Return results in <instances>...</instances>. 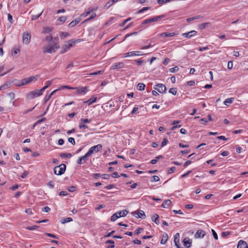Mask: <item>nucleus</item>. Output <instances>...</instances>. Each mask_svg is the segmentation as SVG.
<instances>
[{"label":"nucleus","instance_id":"nucleus-1","mask_svg":"<svg viewBox=\"0 0 248 248\" xmlns=\"http://www.w3.org/2000/svg\"><path fill=\"white\" fill-rule=\"evenodd\" d=\"M38 76H31L29 78H25L18 81V83H16V85L17 87H21L29 84L33 80H36L37 79Z\"/></svg>","mask_w":248,"mask_h":248},{"label":"nucleus","instance_id":"nucleus-2","mask_svg":"<svg viewBox=\"0 0 248 248\" xmlns=\"http://www.w3.org/2000/svg\"><path fill=\"white\" fill-rule=\"evenodd\" d=\"M80 42V39H77L76 40H70L67 42H66L64 45L62 46V53H64L66 52L68 50H69L70 47L73 46L77 42Z\"/></svg>","mask_w":248,"mask_h":248},{"label":"nucleus","instance_id":"nucleus-3","mask_svg":"<svg viewBox=\"0 0 248 248\" xmlns=\"http://www.w3.org/2000/svg\"><path fill=\"white\" fill-rule=\"evenodd\" d=\"M60 48V46L59 45V43L58 41L54 42L52 45H50L46 47V48H44V53H52L55 52L56 49H58Z\"/></svg>","mask_w":248,"mask_h":248},{"label":"nucleus","instance_id":"nucleus-4","mask_svg":"<svg viewBox=\"0 0 248 248\" xmlns=\"http://www.w3.org/2000/svg\"><path fill=\"white\" fill-rule=\"evenodd\" d=\"M66 165L64 164L54 167V173L56 175H60L63 174L66 170Z\"/></svg>","mask_w":248,"mask_h":248},{"label":"nucleus","instance_id":"nucleus-5","mask_svg":"<svg viewBox=\"0 0 248 248\" xmlns=\"http://www.w3.org/2000/svg\"><path fill=\"white\" fill-rule=\"evenodd\" d=\"M38 92H39V90H36L28 93L26 94V98L28 100H31L41 95V93Z\"/></svg>","mask_w":248,"mask_h":248},{"label":"nucleus","instance_id":"nucleus-6","mask_svg":"<svg viewBox=\"0 0 248 248\" xmlns=\"http://www.w3.org/2000/svg\"><path fill=\"white\" fill-rule=\"evenodd\" d=\"M102 149V145L99 144L91 147L88 150V152L91 155L94 153H97L99 152Z\"/></svg>","mask_w":248,"mask_h":248},{"label":"nucleus","instance_id":"nucleus-7","mask_svg":"<svg viewBox=\"0 0 248 248\" xmlns=\"http://www.w3.org/2000/svg\"><path fill=\"white\" fill-rule=\"evenodd\" d=\"M31 38V34L30 32H24L22 35V42L23 44L28 45Z\"/></svg>","mask_w":248,"mask_h":248},{"label":"nucleus","instance_id":"nucleus-8","mask_svg":"<svg viewBox=\"0 0 248 248\" xmlns=\"http://www.w3.org/2000/svg\"><path fill=\"white\" fill-rule=\"evenodd\" d=\"M154 88L160 93H164L166 91V87L163 84H157L154 87Z\"/></svg>","mask_w":248,"mask_h":248},{"label":"nucleus","instance_id":"nucleus-9","mask_svg":"<svg viewBox=\"0 0 248 248\" xmlns=\"http://www.w3.org/2000/svg\"><path fill=\"white\" fill-rule=\"evenodd\" d=\"M178 35V33L176 32H165L163 33H159L157 35L158 37H172L175 35Z\"/></svg>","mask_w":248,"mask_h":248},{"label":"nucleus","instance_id":"nucleus-10","mask_svg":"<svg viewBox=\"0 0 248 248\" xmlns=\"http://www.w3.org/2000/svg\"><path fill=\"white\" fill-rule=\"evenodd\" d=\"M75 88L77 94H85L89 90L88 87H79Z\"/></svg>","mask_w":248,"mask_h":248},{"label":"nucleus","instance_id":"nucleus-11","mask_svg":"<svg viewBox=\"0 0 248 248\" xmlns=\"http://www.w3.org/2000/svg\"><path fill=\"white\" fill-rule=\"evenodd\" d=\"M125 64L123 62H119L113 63L111 66V69H118L124 67Z\"/></svg>","mask_w":248,"mask_h":248},{"label":"nucleus","instance_id":"nucleus-12","mask_svg":"<svg viewBox=\"0 0 248 248\" xmlns=\"http://www.w3.org/2000/svg\"><path fill=\"white\" fill-rule=\"evenodd\" d=\"M132 214L134 216H136V217L140 218L141 219L145 218L146 217L144 212L142 210L135 211Z\"/></svg>","mask_w":248,"mask_h":248},{"label":"nucleus","instance_id":"nucleus-13","mask_svg":"<svg viewBox=\"0 0 248 248\" xmlns=\"http://www.w3.org/2000/svg\"><path fill=\"white\" fill-rule=\"evenodd\" d=\"M140 51L129 52L124 53L123 57H131V56H133L142 55V54H140Z\"/></svg>","mask_w":248,"mask_h":248},{"label":"nucleus","instance_id":"nucleus-14","mask_svg":"<svg viewBox=\"0 0 248 248\" xmlns=\"http://www.w3.org/2000/svg\"><path fill=\"white\" fill-rule=\"evenodd\" d=\"M197 33V31H190L182 33V35L186 38H190L191 37L195 36Z\"/></svg>","mask_w":248,"mask_h":248},{"label":"nucleus","instance_id":"nucleus-15","mask_svg":"<svg viewBox=\"0 0 248 248\" xmlns=\"http://www.w3.org/2000/svg\"><path fill=\"white\" fill-rule=\"evenodd\" d=\"M192 242V240L190 239L188 237H185L183 241L184 246L187 248H189L191 247Z\"/></svg>","mask_w":248,"mask_h":248},{"label":"nucleus","instance_id":"nucleus-16","mask_svg":"<svg viewBox=\"0 0 248 248\" xmlns=\"http://www.w3.org/2000/svg\"><path fill=\"white\" fill-rule=\"evenodd\" d=\"M205 235V232L202 230H198L195 234V238H203Z\"/></svg>","mask_w":248,"mask_h":248},{"label":"nucleus","instance_id":"nucleus-17","mask_svg":"<svg viewBox=\"0 0 248 248\" xmlns=\"http://www.w3.org/2000/svg\"><path fill=\"white\" fill-rule=\"evenodd\" d=\"M237 248H248L247 242L242 240H240L237 245Z\"/></svg>","mask_w":248,"mask_h":248},{"label":"nucleus","instance_id":"nucleus-18","mask_svg":"<svg viewBox=\"0 0 248 248\" xmlns=\"http://www.w3.org/2000/svg\"><path fill=\"white\" fill-rule=\"evenodd\" d=\"M169 238L168 235L167 233H163L162 237V239L160 241L161 244L164 245L166 243Z\"/></svg>","mask_w":248,"mask_h":248},{"label":"nucleus","instance_id":"nucleus-19","mask_svg":"<svg viewBox=\"0 0 248 248\" xmlns=\"http://www.w3.org/2000/svg\"><path fill=\"white\" fill-rule=\"evenodd\" d=\"M80 20H81V18L79 17H78V18L75 19V20H73L72 22H71L69 24L68 27H73L75 26V25L78 24L80 22Z\"/></svg>","mask_w":248,"mask_h":248},{"label":"nucleus","instance_id":"nucleus-20","mask_svg":"<svg viewBox=\"0 0 248 248\" xmlns=\"http://www.w3.org/2000/svg\"><path fill=\"white\" fill-rule=\"evenodd\" d=\"M171 203V202L170 200H167L163 202L161 206L163 208H167L170 205Z\"/></svg>","mask_w":248,"mask_h":248},{"label":"nucleus","instance_id":"nucleus-21","mask_svg":"<svg viewBox=\"0 0 248 248\" xmlns=\"http://www.w3.org/2000/svg\"><path fill=\"white\" fill-rule=\"evenodd\" d=\"M128 213V212L126 210L117 212V213L118 214L119 217H125L127 215Z\"/></svg>","mask_w":248,"mask_h":248},{"label":"nucleus","instance_id":"nucleus-22","mask_svg":"<svg viewBox=\"0 0 248 248\" xmlns=\"http://www.w3.org/2000/svg\"><path fill=\"white\" fill-rule=\"evenodd\" d=\"M159 215L155 214V215H154L152 217V220L153 222H154L155 224H156L157 225H158L159 223Z\"/></svg>","mask_w":248,"mask_h":248},{"label":"nucleus","instance_id":"nucleus-23","mask_svg":"<svg viewBox=\"0 0 248 248\" xmlns=\"http://www.w3.org/2000/svg\"><path fill=\"white\" fill-rule=\"evenodd\" d=\"M96 100H97V97H95V96H93L92 98H91L90 99H89L88 100H87V101L84 102V103H88V105L90 106V105H92L93 103L95 102Z\"/></svg>","mask_w":248,"mask_h":248},{"label":"nucleus","instance_id":"nucleus-24","mask_svg":"<svg viewBox=\"0 0 248 248\" xmlns=\"http://www.w3.org/2000/svg\"><path fill=\"white\" fill-rule=\"evenodd\" d=\"M234 100V98L232 97L227 98L224 101V104L226 106H228L229 104L232 103Z\"/></svg>","mask_w":248,"mask_h":248},{"label":"nucleus","instance_id":"nucleus-25","mask_svg":"<svg viewBox=\"0 0 248 248\" xmlns=\"http://www.w3.org/2000/svg\"><path fill=\"white\" fill-rule=\"evenodd\" d=\"M60 156L62 158H70L72 155L71 153H61Z\"/></svg>","mask_w":248,"mask_h":248},{"label":"nucleus","instance_id":"nucleus-26","mask_svg":"<svg viewBox=\"0 0 248 248\" xmlns=\"http://www.w3.org/2000/svg\"><path fill=\"white\" fill-rule=\"evenodd\" d=\"M145 85L142 83H139L137 86V88L139 91H143L145 89Z\"/></svg>","mask_w":248,"mask_h":248},{"label":"nucleus","instance_id":"nucleus-27","mask_svg":"<svg viewBox=\"0 0 248 248\" xmlns=\"http://www.w3.org/2000/svg\"><path fill=\"white\" fill-rule=\"evenodd\" d=\"M65 89H68L74 90V89H75L76 88H74V87H70V86H68V85H63V86H62L60 87V88L56 89V90H57V91H60V90H64Z\"/></svg>","mask_w":248,"mask_h":248},{"label":"nucleus","instance_id":"nucleus-28","mask_svg":"<svg viewBox=\"0 0 248 248\" xmlns=\"http://www.w3.org/2000/svg\"><path fill=\"white\" fill-rule=\"evenodd\" d=\"M72 220H73V219L71 217H66L65 218H62L61 220V222L62 224H64L67 222H71Z\"/></svg>","mask_w":248,"mask_h":248},{"label":"nucleus","instance_id":"nucleus-29","mask_svg":"<svg viewBox=\"0 0 248 248\" xmlns=\"http://www.w3.org/2000/svg\"><path fill=\"white\" fill-rule=\"evenodd\" d=\"M104 70H99V71H97L96 72H93V73H91L89 75L90 76H97V75L102 74L104 73Z\"/></svg>","mask_w":248,"mask_h":248},{"label":"nucleus","instance_id":"nucleus-30","mask_svg":"<svg viewBox=\"0 0 248 248\" xmlns=\"http://www.w3.org/2000/svg\"><path fill=\"white\" fill-rule=\"evenodd\" d=\"M180 241V234L176 233L174 236V242L175 244L179 243Z\"/></svg>","mask_w":248,"mask_h":248},{"label":"nucleus","instance_id":"nucleus-31","mask_svg":"<svg viewBox=\"0 0 248 248\" xmlns=\"http://www.w3.org/2000/svg\"><path fill=\"white\" fill-rule=\"evenodd\" d=\"M56 92L57 90H55L52 92H51L50 94L46 95L44 98L45 102L46 103V102H47L50 98V97L53 94V93Z\"/></svg>","mask_w":248,"mask_h":248},{"label":"nucleus","instance_id":"nucleus-32","mask_svg":"<svg viewBox=\"0 0 248 248\" xmlns=\"http://www.w3.org/2000/svg\"><path fill=\"white\" fill-rule=\"evenodd\" d=\"M90 155H91L88 152H87L84 156H82L80 157L83 162H85L88 160V158Z\"/></svg>","mask_w":248,"mask_h":248},{"label":"nucleus","instance_id":"nucleus-33","mask_svg":"<svg viewBox=\"0 0 248 248\" xmlns=\"http://www.w3.org/2000/svg\"><path fill=\"white\" fill-rule=\"evenodd\" d=\"M210 23H202V24H200L199 26H198V28L200 30H202V29H205L206 27H207V26Z\"/></svg>","mask_w":248,"mask_h":248},{"label":"nucleus","instance_id":"nucleus-34","mask_svg":"<svg viewBox=\"0 0 248 248\" xmlns=\"http://www.w3.org/2000/svg\"><path fill=\"white\" fill-rule=\"evenodd\" d=\"M106 243L108 244H110V245H111L110 246H108V248H114L115 247L114 245V241L113 240H107Z\"/></svg>","mask_w":248,"mask_h":248},{"label":"nucleus","instance_id":"nucleus-35","mask_svg":"<svg viewBox=\"0 0 248 248\" xmlns=\"http://www.w3.org/2000/svg\"><path fill=\"white\" fill-rule=\"evenodd\" d=\"M149 23H150L148 22V20L147 19L145 20L140 26V28L141 29V30L145 29L146 27V26H145V25Z\"/></svg>","mask_w":248,"mask_h":248},{"label":"nucleus","instance_id":"nucleus-36","mask_svg":"<svg viewBox=\"0 0 248 248\" xmlns=\"http://www.w3.org/2000/svg\"><path fill=\"white\" fill-rule=\"evenodd\" d=\"M118 218H119V217L118 216V214L116 213H115V214H114L111 217V221H115L116 219H117Z\"/></svg>","mask_w":248,"mask_h":248},{"label":"nucleus","instance_id":"nucleus-37","mask_svg":"<svg viewBox=\"0 0 248 248\" xmlns=\"http://www.w3.org/2000/svg\"><path fill=\"white\" fill-rule=\"evenodd\" d=\"M43 10L40 14H39L38 15H32V17H31V20H35L37 19H38L41 16V15L43 13Z\"/></svg>","mask_w":248,"mask_h":248},{"label":"nucleus","instance_id":"nucleus-38","mask_svg":"<svg viewBox=\"0 0 248 248\" xmlns=\"http://www.w3.org/2000/svg\"><path fill=\"white\" fill-rule=\"evenodd\" d=\"M159 180V178L158 176L154 175L151 177V182H158Z\"/></svg>","mask_w":248,"mask_h":248},{"label":"nucleus","instance_id":"nucleus-39","mask_svg":"<svg viewBox=\"0 0 248 248\" xmlns=\"http://www.w3.org/2000/svg\"><path fill=\"white\" fill-rule=\"evenodd\" d=\"M169 92L173 95H176L177 93V89L176 88H171L169 90Z\"/></svg>","mask_w":248,"mask_h":248},{"label":"nucleus","instance_id":"nucleus-40","mask_svg":"<svg viewBox=\"0 0 248 248\" xmlns=\"http://www.w3.org/2000/svg\"><path fill=\"white\" fill-rule=\"evenodd\" d=\"M67 19V18L66 16H61L60 17L58 20H57V22H62V23H64Z\"/></svg>","mask_w":248,"mask_h":248},{"label":"nucleus","instance_id":"nucleus-41","mask_svg":"<svg viewBox=\"0 0 248 248\" xmlns=\"http://www.w3.org/2000/svg\"><path fill=\"white\" fill-rule=\"evenodd\" d=\"M168 142H169V141H168L167 138H164L163 140V141L161 143V147H163L164 146L166 145L167 144V143H168Z\"/></svg>","mask_w":248,"mask_h":248},{"label":"nucleus","instance_id":"nucleus-42","mask_svg":"<svg viewBox=\"0 0 248 248\" xmlns=\"http://www.w3.org/2000/svg\"><path fill=\"white\" fill-rule=\"evenodd\" d=\"M200 16H193L192 17L188 18L186 19V21L190 22L191 21L199 19V18H200Z\"/></svg>","mask_w":248,"mask_h":248},{"label":"nucleus","instance_id":"nucleus-43","mask_svg":"<svg viewBox=\"0 0 248 248\" xmlns=\"http://www.w3.org/2000/svg\"><path fill=\"white\" fill-rule=\"evenodd\" d=\"M96 14L94 13L93 14L92 16H91L90 17H89V18H88L87 19H85L83 22V23H85V22H87L88 21H89L90 20H91L92 19H93L94 17H95L96 16Z\"/></svg>","mask_w":248,"mask_h":248},{"label":"nucleus","instance_id":"nucleus-44","mask_svg":"<svg viewBox=\"0 0 248 248\" xmlns=\"http://www.w3.org/2000/svg\"><path fill=\"white\" fill-rule=\"evenodd\" d=\"M138 32H137V31H135V32H132V33H128V34H126L124 36V40L125 39H126L127 37H129L130 36H132V35H137V34H138Z\"/></svg>","mask_w":248,"mask_h":248},{"label":"nucleus","instance_id":"nucleus-45","mask_svg":"<svg viewBox=\"0 0 248 248\" xmlns=\"http://www.w3.org/2000/svg\"><path fill=\"white\" fill-rule=\"evenodd\" d=\"M80 122L82 123H84V124H87V123H90L91 122V119H83V118H81L80 119Z\"/></svg>","mask_w":248,"mask_h":248},{"label":"nucleus","instance_id":"nucleus-46","mask_svg":"<svg viewBox=\"0 0 248 248\" xmlns=\"http://www.w3.org/2000/svg\"><path fill=\"white\" fill-rule=\"evenodd\" d=\"M70 34L66 32H62L60 35V36L62 39L64 38L67 36H68Z\"/></svg>","mask_w":248,"mask_h":248},{"label":"nucleus","instance_id":"nucleus-47","mask_svg":"<svg viewBox=\"0 0 248 248\" xmlns=\"http://www.w3.org/2000/svg\"><path fill=\"white\" fill-rule=\"evenodd\" d=\"M231 233V232H229V231H226V232H221V236L222 237H226L227 236L230 235Z\"/></svg>","mask_w":248,"mask_h":248},{"label":"nucleus","instance_id":"nucleus-48","mask_svg":"<svg viewBox=\"0 0 248 248\" xmlns=\"http://www.w3.org/2000/svg\"><path fill=\"white\" fill-rule=\"evenodd\" d=\"M165 16L164 15H162L158 16H155L154 17H155V21H158L160 20L161 19H162L163 17H164Z\"/></svg>","mask_w":248,"mask_h":248},{"label":"nucleus","instance_id":"nucleus-49","mask_svg":"<svg viewBox=\"0 0 248 248\" xmlns=\"http://www.w3.org/2000/svg\"><path fill=\"white\" fill-rule=\"evenodd\" d=\"M131 20V17H129L128 18H127L126 19L124 20L120 25V27H124L125 24L126 23L128 22L129 21Z\"/></svg>","mask_w":248,"mask_h":248},{"label":"nucleus","instance_id":"nucleus-50","mask_svg":"<svg viewBox=\"0 0 248 248\" xmlns=\"http://www.w3.org/2000/svg\"><path fill=\"white\" fill-rule=\"evenodd\" d=\"M179 68L178 66H175L174 67L171 68L170 69V71L171 73H175L177 72L179 70Z\"/></svg>","mask_w":248,"mask_h":248},{"label":"nucleus","instance_id":"nucleus-51","mask_svg":"<svg viewBox=\"0 0 248 248\" xmlns=\"http://www.w3.org/2000/svg\"><path fill=\"white\" fill-rule=\"evenodd\" d=\"M45 235L47 236H49L50 237H52V238H55V239H58V237L57 235H54V234H52V233H46Z\"/></svg>","mask_w":248,"mask_h":248},{"label":"nucleus","instance_id":"nucleus-52","mask_svg":"<svg viewBox=\"0 0 248 248\" xmlns=\"http://www.w3.org/2000/svg\"><path fill=\"white\" fill-rule=\"evenodd\" d=\"M114 3L113 1H112V0H110L109 1H108L106 4L105 7L106 8H108L111 5H112Z\"/></svg>","mask_w":248,"mask_h":248},{"label":"nucleus","instance_id":"nucleus-53","mask_svg":"<svg viewBox=\"0 0 248 248\" xmlns=\"http://www.w3.org/2000/svg\"><path fill=\"white\" fill-rule=\"evenodd\" d=\"M209 47H210L209 46H205V47H199L198 48V50L199 51H204V50H208L209 49Z\"/></svg>","mask_w":248,"mask_h":248},{"label":"nucleus","instance_id":"nucleus-54","mask_svg":"<svg viewBox=\"0 0 248 248\" xmlns=\"http://www.w3.org/2000/svg\"><path fill=\"white\" fill-rule=\"evenodd\" d=\"M39 228L38 226L34 225L31 227H28L27 229L29 230L33 231Z\"/></svg>","mask_w":248,"mask_h":248},{"label":"nucleus","instance_id":"nucleus-55","mask_svg":"<svg viewBox=\"0 0 248 248\" xmlns=\"http://www.w3.org/2000/svg\"><path fill=\"white\" fill-rule=\"evenodd\" d=\"M9 85L10 84L9 83H5L1 86V88H2V90H5L9 87Z\"/></svg>","mask_w":248,"mask_h":248},{"label":"nucleus","instance_id":"nucleus-56","mask_svg":"<svg viewBox=\"0 0 248 248\" xmlns=\"http://www.w3.org/2000/svg\"><path fill=\"white\" fill-rule=\"evenodd\" d=\"M138 107L136 105L133 108V110H132L131 114L132 115H134L135 114H136V111L138 110Z\"/></svg>","mask_w":248,"mask_h":248},{"label":"nucleus","instance_id":"nucleus-57","mask_svg":"<svg viewBox=\"0 0 248 248\" xmlns=\"http://www.w3.org/2000/svg\"><path fill=\"white\" fill-rule=\"evenodd\" d=\"M79 128L80 129H84L88 128V127L87 125L85 124H79Z\"/></svg>","mask_w":248,"mask_h":248},{"label":"nucleus","instance_id":"nucleus-58","mask_svg":"<svg viewBox=\"0 0 248 248\" xmlns=\"http://www.w3.org/2000/svg\"><path fill=\"white\" fill-rule=\"evenodd\" d=\"M68 141L71 143L72 145H75L76 142L75 141V139L73 138H69L68 139Z\"/></svg>","mask_w":248,"mask_h":248},{"label":"nucleus","instance_id":"nucleus-59","mask_svg":"<svg viewBox=\"0 0 248 248\" xmlns=\"http://www.w3.org/2000/svg\"><path fill=\"white\" fill-rule=\"evenodd\" d=\"M47 186H49L50 188H53L54 187V185L53 182L52 181H50L47 184Z\"/></svg>","mask_w":248,"mask_h":248},{"label":"nucleus","instance_id":"nucleus-60","mask_svg":"<svg viewBox=\"0 0 248 248\" xmlns=\"http://www.w3.org/2000/svg\"><path fill=\"white\" fill-rule=\"evenodd\" d=\"M68 190L70 192H74V191H75L77 190V187L76 186H70L68 188Z\"/></svg>","mask_w":248,"mask_h":248},{"label":"nucleus","instance_id":"nucleus-61","mask_svg":"<svg viewBox=\"0 0 248 248\" xmlns=\"http://www.w3.org/2000/svg\"><path fill=\"white\" fill-rule=\"evenodd\" d=\"M115 187V186L113 184H110L105 187V188L107 189H111Z\"/></svg>","mask_w":248,"mask_h":248},{"label":"nucleus","instance_id":"nucleus-62","mask_svg":"<svg viewBox=\"0 0 248 248\" xmlns=\"http://www.w3.org/2000/svg\"><path fill=\"white\" fill-rule=\"evenodd\" d=\"M233 66V63L232 61H229L228 62L227 67L229 69H232Z\"/></svg>","mask_w":248,"mask_h":248},{"label":"nucleus","instance_id":"nucleus-63","mask_svg":"<svg viewBox=\"0 0 248 248\" xmlns=\"http://www.w3.org/2000/svg\"><path fill=\"white\" fill-rule=\"evenodd\" d=\"M135 62L137 63L138 65H141L143 62V61L141 60V59H139V60H135Z\"/></svg>","mask_w":248,"mask_h":248},{"label":"nucleus","instance_id":"nucleus-64","mask_svg":"<svg viewBox=\"0 0 248 248\" xmlns=\"http://www.w3.org/2000/svg\"><path fill=\"white\" fill-rule=\"evenodd\" d=\"M29 174V172L27 171H25L21 175V177L23 179H24L26 177L27 175Z\"/></svg>","mask_w":248,"mask_h":248}]
</instances>
